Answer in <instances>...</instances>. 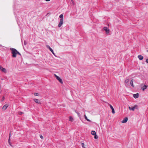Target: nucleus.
<instances>
[{"instance_id":"1","label":"nucleus","mask_w":148,"mask_h":148,"mask_svg":"<svg viewBox=\"0 0 148 148\" xmlns=\"http://www.w3.org/2000/svg\"><path fill=\"white\" fill-rule=\"evenodd\" d=\"M10 50L11 51V53L12 54V56L13 58H15L16 57L17 50L15 49L10 48Z\"/></svg>"},{"instance_id":"2","label":"nucleus","mask_w":148,"mask_h":148,"mask_svg":"<svg viewBox=\"0 0 148 148\" xmlns=\"http://www.w3.org/2000/svg\"><path fill=\"white\" fill-rule=\"evenodd\" d=\"M59 17L60 18V22L58 25V27H60L62 26L63 24V14H60L59 16Z\"/></svg>"},{"instance_id":"3","label":"nucleus","mask_w":148,"mask_h":148,"mask_svg":"<svg viewBox=\"0 0 148 148\" xmlns=\"http://www.w3.org/2000/svg\"><path fill=\"white\" fill-rule=\"evenodd\" d=\"M55 75L56 78V79L59 81L60 83L61 84L63 83V82L62 79L58 76L56 75V74H55Z\"/></svg>"},{"instance_id":"4","label":"nucleus","mask_w":148,"mask_h":148,"mask_svg":"<svg viewBox=\"0 0 148 148\" xmlns=\"http://www.w3.org/2000/svg\"><path fill=\"white\" fill-rule=\"evenodd\" d=\"M46 47L48 48V49L54 55H55V53H54V52H53V49H52L48 45H46Z\"/></svg>"},{"instance_id":"5","label":"nucleus","mask_w":148,"mask_h":148,"mask_svg":"<svg viewBox=\"0 0 148 148\" xmlns=\"http://www.w3.org/2000/svg\"><path fill=\"white\" fill-rule=\"evenodd\" d=\"M136 107H138V106L137 105H136L133 107H130L129 106V108L130 110L134 111Z\"/></svg>"},{"instance_id":"6","label":"nucleus","mask_w":148,"mask_h":148,"mask_svg":"<svg viewBox=\"0 0 148 148\" xmlns=\"http://www.w3.org/2000/svg\"><path fill=\"white\" fill-rule=\"evenodd\" d=\"M0 70L1 71H2L4 72L5 73L6 72V69L4 68H3L2 66H0Z\"/></svg>"},{"instance_id":"7","label":"nucleus","mask_w":148,"mask_h":148,"mask_svg":"<svg viewBox=\"0 0 148 148\" xmlns=\"http://www.w3.org/2000/svg\"><path fill=\"white\" fill-rule=\"evenodd\" d=\"M104 30L105 31L106 33H108L110 32L109 29L107 27H104L103 28Z\"/></svg>"},{"instance_id":"8","label":"nucleus","mask_w":148,"mask_h":148,"mask_svg":"<svg viewBox=\"0 0 148 148\" xmlns=\"http://www.w3.org/2000/svg\"><path fill=\"white\" fill-rule=\"evenodd\" d=\"M34 100L36 103H37L38 104H40L41 103L40 101L38 99H34Z\"/></svg>"},{"instance_id":"9","label":"nucleus","mask_w":148,"mask_h":148,"mask_svg":"<svg viewBox=\"0 0 148 148\" xmlns=\"http://www.w3.org/2000/svg\"><path fill=\"white\" fill-rule=\"evenodd\" d=\"M133 95L134 98L135 99L139 97V94L138 93H137L136 94H133Z\"/></svg>"},{"instance_id":"10","label":"nucleus","mask_w":148,"mask_h":148,"mask_svg":"<svg viewBox=\"0 0 148 148\" xmlns=\"http://www.w3.org/2000/svg\"><path fill=\"white\" fill-rule=\"evenodd\" d=\"M8 106H8V104H7L4 105L3 106V107L2 108V109L3 110H5L7 109V108L8 107Z\"/></svg>"},{"instance_id":"11","label":"nucleus","mask_w":148,"mask_h":148,"mask_svg":"<svg viewBox=\"0 0 148 148\" xmlns=\"http://www.w3.org/2000/svg\"><path fill=\"white\" fill-rule=\"evenodd\" d=\"M128 118L127 117H125L124 119L122 121H121V122L123 123H126L127 120H128Z\"/></svg>"},{"instance_id":"12","label":"nucleus","mask_w":148,"mask_h":148,"mask_svg":"<svg viewBox=\"0 0 148 148\" xmlns=\"http://www.w3.org/2000/svg\"><path fill=\"white\" fill-rule=\"evenodd\" d=\"M110 106L111 109H112V113L113 114H114L115 113V111L113 107L111 104H110Z\"/></svg>"},{"instance_id":"13","label":"nucleus","mask_w":148,"mask_h":148,"mask_svg":"<svg viewBox=\"0 0 148 148\" xmlns=\"http://www.w3.org/2000/svg\"><path fill=\"white\" fill-rule=\"evenodd\" d=\"M138 58L140 60H142L143 59V57L141 55H139L138 56Z\"/></svg>"},{"instance_id":"14","label":"nucleus","mask_w":148,"mask_h":148,"mask_svg":"<svg viewBox=\"0 0 148 148\" xmlns=\"http://www.w3.org/2000/svg\"><path fill=\"white\" fill-rule=\"evenodd\" d=\"M147 86L146 85H144L143 87H142L141 89L143 90H144L145 89L147 88Z\"/></svg>"},{"instance_id":"15","label":"nucleus","mask_w":148,"mask_h":148,"mask_svg":"<svg viewBox=\"0 0 148 148\" xmlns=\"http://www.w3.org/2000/svg\"><path fill=\"white\" fill-rule=\"evenodd\" d=\"M91 134L93 135H94L96 134V132L94 131H92L91 132Z\"/></svg>"},{"instance_id":"16","label":"nucleus","mask_w":148,"mask_h":148,"mask_svg":"<svg viewBox=\"0 0 148 148\" xmlns=\"http://www.w3.org/2000/svg\"><path fill=\"white\" fill-rule=\"evenodd\" d=\"M131 85L133 87H134V86L133 84V79L131 80L130 82Z\"/></svg>"},{"instance_id":"17","label":"nucleus","mask_w":148,"mask_h":148,"mask_svg":"<svg viewBox=\"0 0 148 148\" xmlns=\"http://www.w3.org/2000/svg\"><path fill=\"white\" fill-rule=\"evenodd\" d=\"M69 119V120L71 122H72L73 121V118L71 116H70Z\"/></svg>"},{"instance_id":"18","label":"nucleus","mask_w":148,"mask_h":148,"mask_svg":"<svg viewBox=\"0 0 148 148\" xmlns=\"http://www.w3.org/2000/svg\"><path fill=\"white\" fill-rule=\"evenodd\" d=\"M129 79H126L125 81V83H127L129 82Z\"/></svg>"},{"instance_id":"19","label":"nucleus","mask_w":148,"mask_h":148,"mask_svg":"<svg viewBox=\"0 0 148 148\" xmlns=\"http://www.w3.org/2000/svg\"><path fill=\"white\" fill-rule=\"evenodd\" d=\"M81 144L82 147L83 148H85L84 146V143H82Z\"/></svg>"},{"instance_id":"20","label":"nucleus","mask_w":148,"mask_h":148,"mask_svg":"<svg viewBox=\"0 0 148 148\" xmlns=\"http://www.w3.org/2000/svg\"><path fill=\"white\" fill-rule=\"evenodd\" d=\"M34 95L35 96H38L39 95V94L38 93H35L34 94Z\"/></svg>"},{"instance_id":"21","label":"nucleus","mask_w":148,"mask_h":148,"mask_svg":"<svg viewBox=\"0 0 148 148\" xmlns=\"http://www.w3.org/2000/svg\"><path fill=\"white\" fill-rule=\"evenodd\" d=\"M27 42L25 40L24 41V45H26L27 44Z\"/></svg>"},{"instance_id":"22","label":"nucleus","mask_w":148,"mask_h":148,"mask_svg":"<svg viewBox=\"0 0 148 148\" xmlns=\"http://www.w3.org/2000/svg\"><path fill=\"white\" fill-rule=\"evenodd\" d=\"M94 138L95 139H97L98 138V137L96 134V135H94Z\"/></svg>"},{"instance_id":"23","label":"nucleus","mask_w":148,"mask_h":148,"mask_svg":"<svg viewBox=\"0 0 148 148\" xmlns=\"http://www.w3.org/2000/svg\"><path fill=\"white\" fill-rule=\"evenodd\" d=\"M71 1L72 2V4L73 5H75V3H74V1H73V0H71Z\"/></svg>"},{"instance_id":"24","label":"nucleus","mask_w":148,"mask_h":148,"mask_svg":"<svg viewBox=\"0 0 148 148\" xmlns=\"http://www.w3.org/2000/svg\"><path fill=\"white\" fill-rule=\"evenodd\" d=\"M75 112L77 114L78 116H80V114L78 112L76 111H75Z\"/></svg>"},{"instance_id":"25","label":"nucleus","mask_w":148,"mask_h":148,"mask_svg":"<svg viewBox=\"0 0 148 148\" xmlns=\"http://www.w3.org/2000/svg\"><path fill=\"white\" fill-rule=\"evenodd\" d=\"M9 144H10V142L9 140H10V135H9Z\"/></svg>"},{"instance_id":"26","label":"nucleus","mask_w":148,"mask_h":148,"mask_svg":"<svg viewBox=\"0 0 148 148\" xmlns=\"http://www.w3.org/2000/svg\"><path fill=\"white\" fill-rule=\"evenodd\" d=\"M17 54H18L19 56H21V54L18 51H17Z\"/></svg>"},{"instance_id":"27","label":"nucleus","mask_w":148,"mask_h":148,"mask_svg":"<svg viewBox=\"0 0 148 148\" xmlns=\"http://www.w3.org/2000/svg\"><path fill=\"white\" fill-rule=\"evenodd\" d=\"M84 118H85V119L87 120V119H88L87 117L86 116V115H84Z\"/></svg>"},{"instance_id":"28","label":"nucleus","mask_w":148,"mask_h":148,"mask_svg":"<svg viewBox=\"0 0 148 148\" xmlns=\"http://www.w3.org/2000/svg\"><path fill=\"white\" fill-rule=\"evenodd\" d=\"M5 99V98H4V97H3L2 99V100H1V101H3Z\"/></svg>"},{"instance_id":"29","label":"nucleus","mask_w":148,"mask_h":148,"mask_svg":"<svg viewBox=\"0 0 148 148\" xmlns=\"http://www.w3.org/2000/svg\"><path fill=\"white\" fill-rule=\"evenodd\" d=\"M23 112H19V114H20V115H21L23 114Z\"/></svg>"},{"instance_id":"30","label":"nucleus","mask_w":148,"mask_h":148,"mask_svg":"<svg viewBox=\"0 0 148 148\" xmlns=\"http://www.w3.org/2000/svg\"><path fill=\"white\" fill-rule=\"evenodd\" d=\"M40 137L41 139H42L43 138V137L41 135H40Z\"/></svg>"},{"instance_id":"31","label":"nucleus","mask_w":148,"mask_h":148,"mask_svg":"<svg viewBox=\"0 0 148 148\" xmlns=\"http://www.w3.org/2000/svg\"><path fill=\"white\" fill-rule=\"evenodd\" d=\"M86 120L89 122H91V121L90 120L88 119H87Z\"/></svg>"},{"instance_id":"32","label":"nucleus","mask_w":148,"mask_h":148,"mask_svg":"<svg viewBox=\"0 0 148 148\" xmlns=\"http://www.w3.org/2000/svg\"><path fill=\"white\" fill-rule=\"evenodd\" d=\"M146 62L147 63H148V59H147L146 60Z\"/></svg>"},{"instance_id":"33","label":"nucleus","mask_w":148,"mask_h":148,"mask_svg":"<svg viewBox=\"0 0 148 148\" xmlns=\"http://www.w3.org/2000/svg\"><path fill=\"white\" fill-rule=\"evenodd\" d=\"M50 0H45L46 1H49Z\"/></svg>"},{"instance_id":"34","label":"nucleus","mask_w":148,"mask_h":148,"mask_svg":"<svg viewBox=\"0 0 148 148\" xmlns=\"http://www.w3.org/2000/svg\"><path fill=\"white\" fill-rule=\"evenodd\" d=\"M50 13H47V14H50Z\"/></svg>"},{"instance_id":"35","label":"nucleus","mask_w":148,"mask_h":148,"mask_svg":"<svg viewBox=\"0 0 148 148\" xmlns=\"http://www.w3.org/2000/svg\"><path fill=\"white\" fill-rule=\"evenodd\" d=\"M0 46H2L1 45H0Z\"/></svg>"},{"instance_id":"36","label":"nucleus","mask_w":148,"mask_h":148,"mask_svg":"<svg viewBox=\"0 0 148 148\" xmlns=\"http://www.w3.org/2000/svg\"><path fill=\"white\" fill-rule=\"evenodd\" d=\"M147 52H148V50H147Z\"/></svg>"}]
</instances>
